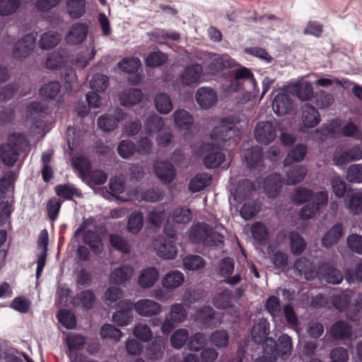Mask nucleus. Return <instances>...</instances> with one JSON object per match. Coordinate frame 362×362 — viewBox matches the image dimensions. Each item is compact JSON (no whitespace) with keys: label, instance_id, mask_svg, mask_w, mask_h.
Wrapping results in <instances>:
<instances>
[{"label":"nucleus","instance_id":"obj_1","mask_svg":"<svg viewBox=\"0 0 362 362\" xmlns=\"http://www.w3.org/2000/svg\"><path fill=\"white\" fill-rule=\"evenodd\" d=\"M246 124L247 122H244L243 124L238 127L228 119H223L214 128L211 138L216 144L205 143L199 148L200 155L203 158L206 168H216L224 163L226 156L222 151L224 146L221 145V143L227 141L236 143L240 134V128H243Z\"/></svg>","mask_w":362,"mask_h":362},{"label":"nucleus","instance_id":"obj_2","mask_svg":"<svg viewBox=\"0 0 362 362\" xmlns=\"http://www.w3.org/2000/svg\"><path fill=\"white\" fill-rule=\"evenodd\" d=\"M28 141L21 133H13L8 136V141L0 146V158L3 163L12 167L17 161L19 152L25 150Z\"/></svg>","mask_w":362,"mask_h":362},{"label":"nucleus","instance_id":"obj_3","mask_svg":"<svg viewBox=\"0 0 362 362\" xmlns=\"http://www.w3.org/2000/svg\"><path fill=\"white\" fill-rule=\"evenodd\" d=\"M189 238L194 243H200L204 246H218L223 243V235L209 224L197 223L193 225L189 231Z\"/></svg>","mask_w":362,"mask_h":362},{"label":"nucleus","instance_id":"obj_4","mask_svg":"<svg viewBox=\"0 0 362 362\" xmlns=\"http://www.w3.org/2000/svg\"><path fill=\"white\" fill-rule=\"evenodd\" d=\"M69 55L65 50L53 52L47 57L45 65L49 69L64 68L63 77L67 88H71L72 84L76 81L77 76L74 69H68Z\"/></svg>","mask_w":362,"mask_h":362},{"label":"nucleus","instance_id":"obj_5","mask_svg":"<svg viewBox=\"0 0 362 362\" xmlns=\"http://www.w3.org/2000/svg\"><path fill=\"white\" fill-rule=\"evenodd\" d=\"M122 303L127 308H133L139 315L146 317L158 315L162 311L160 303L148 298L140 299L136 302L124 299Z\"/></svg>","mask_w":362,"mask_h":362},{"label":"nucleus","instance_id":"obj_6","mask_svg":"<svg viewBox=\"0 0 362 362\" xmlns=\"http://www.w3.org/2000/svg\"><path fill=\"white\" fill-rule=\"evenodd\" d=\"M192 218V214L189 209L185 206H180L175 209L173 211L168 214L165 224L164 226V233L170 238H173L176 235V230L172 228L173 223H189Z\"/></svg>","mask_w":362,"mask_h":362},{"label":"nucleus","instance_id":"obj_7","mask_svg":"<svg viewBox=\"0 0 362 362\" xmlns=\"http://www.w3.org/2000/svg\"><path fill=\"white\" fill-rule=\"evenodd\" d=\"M187 316V311L182 303L173 304L161 325L162 332L163 334L170 332L179 323L183 322Z\"/></svg>","mask_w":362,"mask_h":362},{"label":"nucleus","instance_id":"obj_8","mask_svg":"<svg viewBox=\"0 0 362 362\" xmlns=\"http://www.w3.org/2000/svg\"><path fill=\"white\" fill-rule=\"evenodd\" d=\"M293 94L288 88H284L275 95L272 102V109L278 116H283L288 114L293 110Z\"/></svg>","mask_w":362,"mask_h":362},{"label":"nucleus","instance_id":"obj_9","mask_svg":"<svg viewBox=\"0 0 362 362\" xmlns=\"http://www.w3.org/2000/svg\"><path fill=\"white\" fill-rule=\"evenodd\" d=\"M36 39V33H31L23 36L14 45L13 49V57L23 59L28 57L35 47Z\"/></svg>","mask_w":362,"mask_h":362},{"label":"nucleus","instance_id":"obj_10","mask_svg":"<svg viewBox=\"0 0 362 362\" xmlns=\"http://www.w3.org/2000/svg\"><path fill=\"white\" fill-rule=\"evenodd\" d=\"M256 141L262 144L268 145L276 137V126L271 122H259L254 130Z\"/></svg>","mask_w":362,"mask_h":362},{"label":"nucleus","instance_id":"obj_11","mask_svg":"<svg viewBox=\"0 0 362 362\" xmlns=\"http://www.w3.org/2000/svg\"><path fill=\"white\" fill-rule=\"evenodd\" d=\"M126 117L125 112L119 107H117L113 113L108 112L99 117L98 126L103 132H109L115 130L119 123Z\"/></svg>","mask_w":362,"mask_h":362},{"label":"nucleus","instance_id":"obj_12","mask_svg":"<svg viewBox=\"0 0 362 362\" xmlns=\"http://www.w3.org/2000/svg\"><path fill=\"white\" fill-rule=\"evenodd\" d=\"M88 226V221H84L75 231L74 235L79 236L83 233V241L88 245L92 251L95 254H99L103 250V243L98 235L93 230H86Z\"/></svg>","mask_w":362,"mask_h":362},{"label":"nucleus","instance_id":"obj_13","mask_svg":"<svg viewBox=\"0 0 362 362\" xmlns=\"http://www.w3.org/2000/svg\"><path fill=\"white\" fill-rule=\"evenodd\" d=\"M244 161L251 171L260 172L264 168V156L262 148L252 146L243 151Z\"/></svg>","mask_w":362,"mask_h":362},{"label":"nucleus","instance_id":"obj_14","mask_svg":"<svg viewBox=\"0 0 362 362\" xmlns=\"http://www.w3.org/2000/svg\"><path fill=\"white\" fill-rule=\"evenodd\" d=\"M234 269L235 262L230 257H225L219 263L218 274L220 276L224 278L223 281L230 286L238 284L242 280L240 273L231 276Z\"/></svg>","mask_w":362,"mask_h":362},{"label":"nucleus","instance_id":"obj_15","mask_svg":"<svg viewBox=\"0 0 362 362\" xmlns=\"http://www.w3.org/2000/svg\"><path fill=\"white\" fill-rule=\"evenodd\" d=\"M95 54V43L93 38H90L88 45L86 49L78 53L76 57L69 55L68 61V69H73V66L76 68L83 69L87 66L88 62L92 60Z\"/></svg>","mask_w":362,"mask_h":362},{"label":"nucleus","instance_id":"obj_16","mask_svg":"<svg viewBox=\"0 0 362 362\" xmlns=\"http://www.w3.org/2000/svg\"><path fill=\"white\" fill-rule=\"evenodd\" d=\"M328 201V194L326 191H322L316 194L313 203L305 205L299 212L300 216L303 219L311 218L315 216L319 209L325 206Z\"/></svg>","mask_w":362,"mask_h":362},{"label":"nucleus","instance_id":"obj_17","mask_svg":"<svg viewBox=\"0 0 362 362\" xmlns=\"http://www.w3.org/2000/svg\"><path fill=\"white\" fill-rule=\"evenodd\" d=\"M301 111V132H304L306 129L315 127L320 122V113L314 106L306 103L302 107Z\"/></svg>","mask_w":362,"mask_h":362},{"label":"nucleus","instance_id":"obj_18","mask_svg":"<svg viewBox=\"0 0 362 362\" xmlns=\"http://www.w3.org/2000/svg\"><path fill=\"white\" fill-rule=\"evenodd\" d=\"M153 245L157 255L160 257L171 259L177 255V247L173 240L159 237L154 240Z\"/></svg>","mask_w":362,"mask_h":362},{"label":"nucleus","instance_id":"obj_19","mask_svg":"<svg viewBox=\"0 0 362 362\" xmlns=\"http://www.w3.org/2000/svg\"><path fill=\"white\" fill-rule=\"evenodd\" d=\"M195 99L198 105L204 110L214 107L218 100L216 92L211 88L202 86L195 93Z\"/></svg>","mask_w":362,"mask_h":362},{"label":"nucleus","instance_id":"obj_20","mask_svg":"<svg viewBox=\"0 0 362 362\" xmlns=\"http://www.w3.org/2000/svg\"><path fill=\"white\" fill-rule=\"evenodd\" d=\"M203 67L199 64L187 66L180 74L182 83L186 86H196L202 82Z\"/></svg>","mask_w":362,"mask_h":362},{"label":"nucleus","instance_id":"obj_21","mask_svg":"<svg viewBox=\"0 0 362 362\" xmlns=\"http://www.w3.org/2000/svg\"><path fill=\"white\" fill-rule=\"evenodd\" d=\"M270 333L269 322L265 318H261L256 322L251 330V336L256 344H263V347L267 344V341L273 339L269 338Z\"/></svg>","mask_w":362,"mask_h":362},{"label":"nucleus","instance_id":"obj_22","mask_svg":"<svg viewBox=\"0 0 362 362\" xmlns=\"http://www.w3.org/2000/svg\"><path fill=\"white\" fill-rule=\"evenodd\" d=\"M88 26L83 23H76L69 28L65 40L68 44H81L88 36Z\"/></svg>","mask_w":362,"mask_h":362},{"label":"nucleus","instance_id":"obj_23","mask_svg":"<svg viewBox=\"0 0 362 362\" xmlns=\"http://www.w3.org/2000/svg\"><path fill=\"white\" fill-rule=\"evenodd\" d=\"M154 172L163 184H170L175 177V170L168 161L157 160L153 165Z\"/></svg>","mask_w":362,"mask_h":362},{"label":"nucleus","instance_id":"obj_24","mask_svg":"<svg viewBox=\"0 0 362 362\" xmlns=\"http://www.w3.org/2000/svg\"><path fill=\"white\" fill-rule=\"evenodd\" d=\"M236 66H238L237 62L229 56L214 54L211 59L207 69L210 74H216L227 68Z\"/></svg>","mask_w":362,"mask_h":362},{"label":"nucleus","instance_id":"obj_25","mask_svg":"<svg viewBox=\"0 0 362 362\" xmlns=\"http://www.w3.org/2000/svg\"><path fill=\"white\" fill-rule=\"evenodd\" d=\"M283 185V178L279 173H272L264 180V189L269 197H275L279 193Z\"/></svg>","mask_w":362,"mask_h":362},{"label":"nucleus","instance_id":"obj_26","mask_svg":"<svg viewBox=\"0 0 362 362\" xmlns=\"http://www.w3.org/2000/svg\"><path fill=\"white\" fill-rule=\"evenodd\" d=\"M317 273L322 275L323 279L328 283L339 284L343 280V274L341 271L331 267L328 263L322 262L318 268Z\"/></svg>","mask_w":362,"mask_h":362},{"label":"nucleus","instance_id":"obj_27","mask_svg":"<svg viewBox=\"0 0 362 362\" xmlns=\"http://www.w3.org/2000/svg\"><path fill=\"white\" fill-rule=\"evenodd\" d=\"M185 281L184 274L178 270H172L162 278L161 284L168 291H173L180 287Z\"/></svg>","mask_w":362,"mask_h":362},{"label":"nucleus","instance_id":"obj_28","mask_svg":"<svg viewBox=\"0 0 362 362\" xmlns=\"http://www.w3.org/2000/svg\"><path fill=\"white\" fill-rule=\"evenodd\" d=\"M294 269L300 274L303 275L307 280L315 278L317 271L313 264L305 257H300L294 263Z\"/></svg>","mask_w":362,"mask_h":362},{"label":"nucleus","instance_id":"obj_29","mask_svg":"<svg viewBox=\"0 0 362 362\" xmlns=\"http://www.w3.org/2000/svg\"><path fill=\"white\" fill-rule=\"evenodd\" d=\"M196 320L207 327H216L221 323V320L215 317V312L210 306H206L197 310Z\"/></svg>","mask_w":362,"mask_h":362},{"label":"nucleus","instance_id":"obj_30","mask_svg":"<svg viewBox=\"0 0 362 362\" xmlns=\"http://www.w3.org/2000/svg\"><path fill=\"white\" fill-rule=\"evenodd\" d=\"M339 130L338 122L332 120L327 124H323L320 128L316 129L310 134V137L316 141H322L329 136H332Z\"/></svg>","mask_w":362,"mask_h":362},{"label":"nucleus","instance_id":"obj_31","mask_svg":"<svg viewBox=\"0 0 362 362\" xmlns=\"http://www.w3.org/2000/svg\"><path fill=\"white\" fill-rule=\"evenodd\" d=\"M159 276L158 269L154 267L144 269L138 278V284L143 288L152 287Z\"/></svg>","mask_w":362,"mask_h":362},{"label":"nucleus","instance_id":"obj_32","mask_svg":"<svg viewBox=\"0 0 362 362\" xmlns=\"http://www.w3.org/2000/svg\"><path fill=\"white\" fill-rule=\"evenodd\" d=\"M143 98V93L139 88H129L119 95L120 104L125 107H132L138 104Z\"/></svg>","mask_w":362,"mask_h":362},{"label":"nucleus","instance_id":"obj_33","mask_svg":"<svg viewBox=\"0 0 362 362\" xmlns=\"http://www.w3.org/2000/svg\"><path fill=\"white\" fill-rule=\"evenodd\" d=\"M255 189V185L247 179L240 181L235 188L231 191L235 201L240 202L242 200L249 197Z\"/></svg>","mask_w":362,"mask_h":362},{"label":"nucleus","instance_id":"obj_34","mask_svg":"<svg viewBox=\"0 0 362 362\" xmlns=\"http://www.w3.org/2000/svg\"><path fill=\"white\" fill-rule=\"evenodd\" d=\"M133 275V268L127 264L115 268L110 274V281L112 284H121L129 280Z\"/></svg>","mask_w":362,"mask_h":362},{"label":"nucleus","instance_id":"obj_35","mask_svg":"<svg viewBox=\"0 0 362 362\" xmlns=\"http://www.w3.org/2000/svg\"><path fill=\"white\" fill-rule=\"evenodd\" d=\"M151 41L158 44H164L169 41H179L180 35L175 31H169L160 29H156L151 33H148Z\"/></svg>","mask_w":362,"mask_h":362},{"label":"nucleus","instance_id":"obj_36","mask_svg":"<svg viewBox=\"0 0 362 362\" xmlns=\"http://www.w3.org/2000/svg\"><path fill=\"white\" fill-rule=\"evenodd\" d=\"M119 308L112 315V321L118 326L128 325L133 320L132 310L133 308H127L122 303V300L118 303Z\"/></svg>","mask_w":362,"mask_h":362},{"label":"nucleus","instance_id":"obj_37","mask_svg":"<svg viewBox=\"0 0 362 362\" xmlns=\"http://www.w3.org/2000/svg\"><path fill=\"white\" fill-rule=\"evenodd\" d=\"M344 229L341 223L334 225L322 238V244L325 247H329L336 244L343 235Z\"/></svg>","mask_w":362,"mask_h":362},{"label":"nucleus","instance_id":"obj_38","mask_svg":"<svg viewBox=\"0 0 362 362\" xmlns=\"http://www.w3.org/2000/svg\"><path fill=\"white\" fill-rule=\"evenodd\" d=\"M211 180V176L206 173H198L194 176L189 183V190L198 192L207 187Z\"/></svg>","mask_w":362,"mask_h":362},{"label":"nucleus","instance_id":"obj_39","mask_svg":"<svg viewBox=\"0 0 362 362\" xmlns=\"http://www.w3.org/2000/svg\"><path fill=\"white\" fill-rule=\"evenodd\" d=\"M330 333L336 339H344L351 336L352 328L347 322L339 320L332 325Z\"/></svg>","mask_w":362,"mask_h":362},{"label":"nucleus","instance_id":"obj_40","mask_svg":"<svg viewBox=\"0 0 362 362\" xmlns=\"http://www.w3.org/2000/svg\"><path fill=\"white\" fill-rule=\"evenodd\" d=\"M307 146L303 144H297L291 149L284 160V165L288 166L295 162L303 160L307 153Z\"/></svg>","mask_w":362,"mask_h":362},{"label":"nucleus","instance_id":"obj_41","mask_svg":"<svg viewBox=\"0 0 362 362\" xmlns=\"http://www.w3.org/2000/svg\"><path fill=\"white\" fill-rule=\"evenodd\" d=\"M174 122L181 131H189L193 124V119L190 114L185 110H176L174 114Z\"/></svg>","mask_w":362,"mask_h":362},{"label":"nucleus","instance_id":"obj_42","mask_svg":"<svg viewBox=\"0 0 362 362\" xmlns=\"http://www.w3.org/2000/svg\"><path fill=\"white\" fill-rule=\"evenodd\" d=\"M307 168L305 165H296L286 171V184L296 185L302 182L307 175Z\"/></svg>","mask_w":362,"mask_h":362},{"label":"nucleus","instance_id":"obj_43","mask_svg":"<svg viewBox=\"0 0 362 362\" xmlns=\"http://www.w3.org/2000/svg\"><path fill=\"white\" fill-rule=\"evenodd\" d=\"M167 211L163 206H158L147 213L146 221L152 227L158 228L163 223L165 218H167Z\"/></svg>","mask_w":362,"mask_h":362},{"label":"nucleus","instance_id":"obj_44","mask_svg":"<svg viewBox=\"0 0 362 362\" xmlns=\"http://www.w3.org/2000/svg\"><path fill=\"white\" fill-rule=\"evenodd\" d=\"M69 16L71 18H79L86 12V0H65Z\"/></svg>","mask_w":362,"mask_h":362},{"label":"nucleus","instance_id":"obj_45","mask_svg":"<svg viewBox=\"0 0 362 362\" xmlns=\"http://www.w3.org/2000/svg\"><path fill=\"white\" fill-rule=\"evenodd\" d=\"M278 341L279 345L276 344V357L279 356L285 359L291 355L293 350L291 338L288 334H283L279 337Z\"/></svg>","mask_w":362,"mask_h":362},{"label":"nucleus","instance_id":"obj_46","mask_svg":"<svg viewBox=\"0 0 362 362\" xmlns=\"http://www.w3.org/2000/svg\"><path fill=\"white\" fill-rule=\"evenodd\" d=\"M110 190L112 196L122 202H128L134 197V194H128L125 192L122 182L118 179L110 180Z\"/></svg>","mask_w":362,"mask_h":362},{"label":"nucleus","instance_id":"obj_47","mask_svg":"<svg viewBox=\"0 0 362 362\" xmlns=\"http://www.w3.org/2000/svg\"><path fill=\"white\" fill-rule=\"evenodd\" d=\"M253 239L259 245H265L269 239V231L266 226L259 222H255L251 226Z\"/></svg>","mask_w":362,"mask_h":362},{"label":"nucleus","instance_id":"obj_48","mask_svg":"<svg viewBox=\"0 0 362 362\" xmlns=\"http://www.w3.org/2000/svg\"><path fill=\"white\" fill-rule=\"evenodd\" d=\"M214 305L218 309H227L233 306V293L228 290L217 293L213 299Z\"/></svg>","mask_w":362,"mask_h":362},{"label":"nucleus","instance_id":"obj_49","mask_svg":"<svg viewBox=\"0 0 362 362\" xmlns=\"http://www.w3.org/2000/svg\"><path fill=\"white\" fill-rule=\"evenodd\" d=\"M288 237L292 254L294 255L301 254L305 250L307 245L303 238L296 231L290 232Z\"/></svg>","mask_w":362,"mask_h":362},{"label":"nucleus","instance_id":"obj_50","mask_svg":"<svg viewBox=\"0 0 362 362\" xmlns=\"http://www.w3.org/2000/svg\"><path fill=\"white\" fill-rule=\"evenodd\" d=\"M61 40V35L57 32L45 33L39 40V46L42 49H49L55 47Z\"/></svg>","mask_w":362,"mask_h":362},{"label":"nucleus","instance_id":"obj_51","mask_svg":"<svg viewBox=\"0 0 362 362\" xmlns=\"http://www.w3.org/2000/svg\"><path fill=\"white\" fill-rule=\"evenodd\" d=\"M155 106L158 112L161 114H168L173 110V103L168 95L159 93L154 99Z\"/></svg>","mask_w":362,"mask_h":362},{"label":"nucleus","instance_id":"obj_52","mask_svg":"<svg viewBox=\"0 0 362 362\" xmlns=\"http://www.w3.org/2000/svg\"><path fill=\"white\" fill-rule=\"evenodd\" d=\"M72 165L77 171L80 177L86 179V175L90 170L91 164L90 160L84 156H77L72 159Z\"/></svg>","mask_w":362,"mask_h":362},{"label":"nucleus","instance_id":"obj_53","mask_svg":"<svg viewBox=\"0 0 362 362\" xmlns=\"http://www.w3.org/2000/svg\"><path fill=\"white\" fill-rule=\"evenodd\" d=\"M346 206L352 214H357L362 212V193L361 192H351L347 194Z\"/></svg>","mask_w":362,"mask_h":362},{"label":"nucleus","instance_id":"obj_54","mask_svg":"<svg viewBox=\"0 0 362 362\" xmlns=\"http://www.w3.org/2000/svg\"><path fill=\"white\" fill-rule=\"evenodd\" d=\"M133 334L143 342H148L152 339L153 332L149 326L144 322L135 324L133 328Z\"/></svg>","mask_w":362,"mask_h":362},{"label":"nucleus","instance_id":"obj_55","mask_svg":"<svg viewBox=\"0 0 362 362\" xmlns=\"http://www.w3.org/2000/svg\"><path fill=\"white\" fill-rule=\"evenodd\" d=\"M133 196L137 200L156 202L163 198V193L158 189H147L141 192L136 189Z\"/></svg>","mask_w":362,"mask_h":362},{"label":"nucleus","instance_id":"obj_56","mask_svg":"<svg viewBox=\"0 0 362 362\" xmlns=\"http://www.w3.org/2000/svg\"><path fill=\"white\" fill-rule=\"evenodd\" d=\"M189 331L185 328L175 330L170 337V341L172 346L175 349H182L188 341Z\"/></svg>","mask_w":362,"mask_h":362},{"label":"nucleus","instance_id":"obj_57","mask_svg":"<svg viewBox=\"0 0 362 362\" xmlns=\"http://www.w3.org/2000/svg\"><path fill=\"white\" fill-rule=\"evenodd\" d=\"M209 341L217 348H226L229 344L228 333L225 329L216 330L211 334Z\"/></svg>","mask_w":362,"mask_h":362},{"label":"nucleus","instance_id":"obj_58","mask_svg":"<svg viewBox=\"0 0 362 362\" xmlns=\"http://www.w3.org/2000/svg\"><path fill=\"white\" fill-rule=\"evenodd\" d=\"M264 355L257 358L255 362H273L276 359V341L269 339L263 349Z\"/></svg>","mask_w":362,"mask_h":362},{"label":"nucleus","instance_id":"obj_59","mask_svg":"<svg viewBox=\"0 0 362 362\" xmlns=\"http://www.w3.org/2000/svg\"><path fill=\"white\" fill-rule=\"evenodd\" d=\"M164 351V341L160 338H156L147 348L146 354L150 359L157 360L163 356Z\"/></svg>","mask_w":362,"mask_h":362},{"label":"nucleus","instance_id":"obj_60","mask_svg":"<svg viewBox=\"0 0 362 362\" xmlns=\"http://www.w3.org/2000/svg\"><path fill=\"white\" fill-rule=\"evenodd\" d=\"M144 225V216L141 211H134L129 217L127 227L129 232L138 233Z\"/></svg>","mask_w":362,"mask_h":362},{"label":"nucleus","instance_id":"obj_61","mask_svg":"<svg viewBox=\"0 0 362 362\" xmlns=\"http://www.w3.org/2000/svg\"><path fill=\"white\" fill-rule=\"evenodd\" d=\"M61 88V85L58 81H52L41 88L40 94L42 97L55 100L57 97Z\"/></svg>","mask_w":362,"mask_h":362},{"label":"nucleus","instance_id":"obj_62","mask_svg":"<svg viewBox=\"0 0 362 362\" xmlns=\"http://www.w3.org/2000/svg\"><path fill=\"white\" fill-rule=\"evenodd\" d=\"M107 179V175L103 171L96 170L93 171H89L86 175V179H83V181L87 183L90 186L100 185L104 184Z\"/></svg>","mask_w":362,"mask_h":362},{"label":"nucleus","instance_id":"obj_63","mask_svg":"<svg viewBox=\"0 0 362 362\" xmlns=\"http://www.w3.org/2000/svg\"><path fill=\"white\" fill-rule=\"evenodd\" d=\"M206 344L205 335L201 332H197L190 337L189 336L187 346L192 351H200Z\"/></svg>","mask_w":362,"mask_h":362},{"label":"nucleus","instance_id":"obj_64","mask_svg":"<svg viewBox=\"0 0 362 362\" xmlns=\"http://www.w3.org/2000/svg\"><path fill=\"white\" fill-rule=\"evenodd\" d=\"M293 89L300 100H309L313 95V86L308 81L296 85Z\"/></svg>","mask_w":362,"mask_h":362}]
</instances>
